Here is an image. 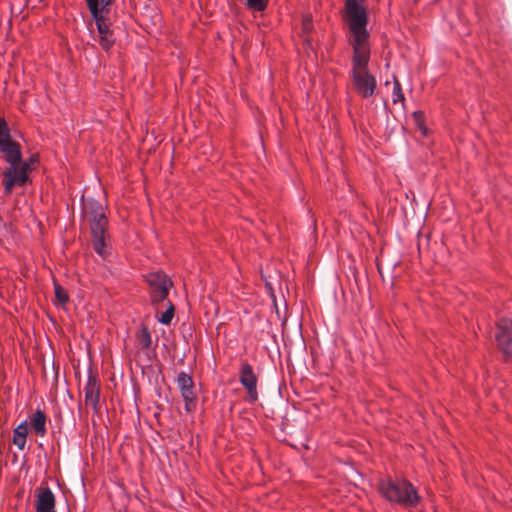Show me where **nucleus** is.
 I'll list each match as a JSON object with an SVG mask.
<instances>
[{
	"label": "nucleus",
	"instance_id": "1",
	"mask_svg": "<svg viewBox=\"0 0 512 512\" xmlns=\"http://www.w3.org/2000/svg\"><path fill=\"white\" fill-rule=\"evenodd\" d=\"M0 153L8 167L2 173L4 193L10 195L15 187H24L29 181L32 165L38 163L39 156L32 154L22 159L20 144L11 136L8 122L0 117Z\"/></svg>",
	"mask_w": 512,
	"mask_h": 512
},
{
	"label": "nucleus",
	"instance_id": "2",
	"mask_svg": "<svg viewBox=\"0 0 512 512\" xmlns=\"http://www.w3.org/2000/svg\"><path fill=\"white\" fill-rule=\"evenodd\" d=\"M378 491L387 501L404 507H415L421 497L413 484L404 478H387L378 482Z\"/></svg>",
	"mask_w": 512,
	"mask_h": 512
},
{
	"label": "nucleus",
	"instance_id": "3",
	"mask_svg": "<svg viewBox=\"0 0 512 512\" xmlns=\"http://www.w3.org/2000/svg\"><path fill=\"white\" fill-rule=\"evenodd\" d=\"M85 2L97 26L99 45L103 50L109 51L115 43L114 32L110 29L107 19L112 0H85Z\"/></svg>",
	"mask_w": 512,
	"mask_h": 512
},
{
	"label": "nucleus",
	"instance_id": "4",
	"mask_svg": "<svg viewBox=\"0 0 512 512\" xmlns=\"http://www.w3.org/2000/svg\"><path fill=\"white\" fill-rule=\"evenodd\" d=\"M345 20L353 38H369L367 31L368 16L364 0H345Z\"/></svg>",
	"mask_w": 512,
	"mask_h": 512
},
{
	"label": "nucleus",
	"instance_id": "5",
	"mask_svg": "<svg viewBox=\"0 0 512 512\" xmlns=\"http://www.w3.org/2000/svg\"><path fill=\"white\" fill-rule=\"evenodd\" d=\"M146 281L148 282L151 293V301L153 304L163 302L169 293V288L172 286V281L163 272H151L146 275Z\"/></svg>",
	"mask_w": 512,
	"mask_h": 512
},
{
	"label": "nucleus",
	"instance_id": "6",
	"mask_svg": "<svg viewBox=\"0 0 512 512\" xmlns=\"http://www.w3.org/2000/svg\"><path fill=\"white\" fill-rule=\"evenodd\" d=\"M353 58L351 73H358L361 71H368V64L370 61V47L368 38H353Z\"/></svg>",
	"mask_w": 512,
	"mask_h": 512
},
{
	"label": "nucleus",
	"instance_id": "7",
	"mask_svg": "<svg viewBox=\"0 0 512 512\" xmlns=\"http://www.w3.org/2000/svg\"><path fill=\"white\" fill-rule=\"evenodd\" d=\"M108 225L109 221L106 216L98 220H92L89 223L93 249L101 257L107 255L106 233Z\"/></svg>",
	"mask_w": 512,
	"mask_h": 512
},
{
	"label": "nucleus",
	"instance_id": "8",
	"mask_svg": "<svg viewBox=\"0 0 512 512\" xmlns=\"http://www.w3.org/2000/svg\"><path fill=\"white\" fill-rule=\"evenodd\" d=\"M496 341L506 359L512 360V320L501 318L498 321Z\"/></svg>",
	"mask_w": 512,
	"mask_h": 512
},
{
	"label": "nucleus",
	"instance_id": "9",
	"mask_svg": "<svg viewBox=\"0 0 512 512\" xmlns=\"http://www.w3.org/2000/svg\"><path fill=\"white\" fill-rule=\"evenodd\" d=\"M257 381L253 366L248 362H243L239 369V382L247 391L249 402L258 400Z\"/></svg>",
	"mask_w": 512,
	"mask_h": 512
},
{
	"label": "nucleus",
	"instance_id": "10",
	"mask_svg": "<svg viewBox=\"0 0 512 512\" xmlns=\"http://www.w3.org/2000/svg\"><path fill=\"white\" fill-rule=\"evenodd\" d=\"M176 383L181 392L186 412H191L196 406V395L192 377L182 371L177 375Z\"/></svg>",
	"mask_w": 512,
	"mask_h": 512
},
{
	"label": "nucleus",
	"instance_id": "11",
	"mask_svg": "<svg viewBox=\"0 0 512 512\" xmlns=\"http://www.w3.org/2000/svg\"><path fill=\"white\" fill-rule=\"evenodd\" d=\"M351 77L359 95H361L363 98H369L373 96L377 82L376 78L369 72V70L361 71L358 73H351Z\"/></svg>",
	"mask_w": 512,
	"mask_h": 512
},
{
	"label": "nucleus",
	"instance_id": "12",
	"mask_svg": "<svg viewBox=\"0 0 512 512\" xmlns=\"http://www.w3.org/2000/svg\"><path fill=\"white\" fill-rule=\"evenodd\" d=\"M85 404L91 406L95 413L99 412L100 381L91 372L88 374L87 383L84 386Z\"/></svg>",
	"mask_w": 512,
	"mask_h": 512
},
{
	"label": "nucleus",
	"instance_id": "13",
	"mask_svg": "<svg viewBox=\"0 0 512 512\" xmlns=\"http://www.w3.org/2000/svg\"><path fill=\"white\" fill-rule=\"evenodd\" d=\"M36 512H56L55 510V496L49 487L40 488L36 494Z\"/></svg>",
	"mask_w": 512,
	"mask_h": 512
},
{
	"label": "nucleus",
	"instance_id": "14",
	"mask_svg": "<svg viewBox=\"0 0 512 512\" xmlns=\"http://www.w3.org/2000/svg\"><path fill=\"white\" fill-rule=\"evenodd\" d=\"M83 214L87 217L88 223L106 216L105 207L93 198H87L83 202Z\"/></svg>",
	"mask_w": 512,
	"mask_h": 512
},
{
	"label": "nucleus",
	"instance_id": "15",
	"mask_svg": "<svg viewBox=\"0 0 512 512\" xmlns=\"http://www.w3.org/2000/svg\"><path fill=\"white\" fill-rule=\"evenodd\" d=\"M46 421V414L41 409H37L31 418V426L35 433L40 437L46 435Z\"/></svg>",
	"mask_w": 512,
	"mask_h": 512
},
{
	"label": "nucleus",
	"instance_id": "16",
	"mask_svg": "<svg viewBox=\"0 0 512 512\" xmlns=\"http://www.w3.org/2000/svg\"><path fill=\"white\" fill-rule=\"evenodd\" d=\"M28 426L27 421H23L13 430V444L19 450H24L27 442Z\"/></svg>",
	"mask_w": 512,
	"mask_h": 512
},
{
	"label": "nucleus",
	"instance_id": "17",
	"mask_svg": "<svg viewBox=\"0 0 512 512\" xmlns=\"http://www.w3.org/2000/svg\"><path fill=\"white\" fill-rule=\"evenodd\" d=\"M136 340L142 349H149L152 345V337L149 329L146 326H142L136 334Z\"/></svg>",
	"mask_w": 512,
	"mask_h": 512
},
{
	"label": "nucleus",
	"instance_id": "18",
	"mask_svg": "<svg viewBox=\"0 0 512 512\" xmlns=\"http://www.w3.org/2000/svg\"><path fill=\"white\" fill-rule=\"evenodd\" d=\"M405 100V97H404V94L402 92V87H401V84L399 82V80L394 77V81H393V91H392V102L394 104L398 103V102H404Z\"/></svg>",
	"mask_w": 512,
	"mask_h": 512
},
{
	"label": "nucleus",
	"instance_id": "19",
	"mask_svg": "<svg viewBox=\"0 0 512 512\" xmlns=\"http://www.w3.org/2000/svg\"><path fill=\"white\" fill-rule=\"evenodd\" d=\"M268 0H247L246 6L248 9L262 12L267 7Z\"/></svg>",
	"mask_w": 512,
	"mask_h": 512
},
{
	"label": "nucleus",
	"instance_id": "20",
	"mask_svg": "<svg viewBox=\"0 0 512 512\" xmlns=\"http://www.w3.org/2000/svg\"><path fill=\"white\" fill-rule=\"evenodd\" d=\"M174 316V307L171 303H169V306L167 309L161 314V316L158 318V321L161 324L168 325L171 323Z\"/></svg>",
	"mask_w": 512,
	"mask_h": 512
},
{
	"label": "nucleus",
	"instance_id": "21",
	"mask_svg": "<svg viewBox=\"0 0 512 512\" xmlns=\"http://www.w3.org/2000/svg\"><path fill=\"white\" fill-rule=\"evenodd\" d=\"M54 291H55V297L62 304H65L69 300L67 292L60 285L55 284Z\"/></svg>",
	"mask_w": 512,
	"mask_h": 512
},
{
	"label": "nucleus",
	"instance_id": "22",
	"mask_svg": "<svg viewBox=\"0 0 512 512\" xmlns=\"http://www.w3.org/2000/svg\"><path fill=\"white\" fill-rule=\"evenodd\" d=\"M313 29V21L310 15L304 16L302 20V31L305 34H309Z\"/></svg>",
	"mask_w": 512,
	"mask_h": 512
},
{
	"label": "nucleus",
	"instance_id": "23",
	"mask_svg": "<svg viewBox=\"0 0 512 512\" xmlns=\"http://www.w3.org/2000/svg\"><path fill=\"white\" fill-rule=\"evenodd\" d=\"M414 116L416 119H419L422 116V112L416 111V112H414Z\"/></svg>",
	"mask_w": 512,
	"mask_h": 512
},
{
	"label": "nucleus",
	"instance_id": "24",
	"mask_svg": "<svg viewBox=\"0 0 512 512\" xmlns=\"http://www.w3.org/2000/svg\"><path fill=\"white\" fill-rule=\"evenodd\" d=\"M305 41L310 45V40L308 39V37L305 39Z\"/></svg>",
	"mask_w": 512,
	"mask_h": 512
}]
</instances>
